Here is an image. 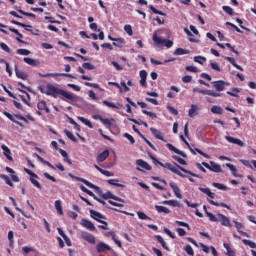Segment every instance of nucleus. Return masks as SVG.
<instances>
[{
    "label": "nucleus",
    "instance_id": "obj_1",
    "mask_svg": "<svg viewBox=\"0 0 256 256\" xmlns=\"http://www.w3.org/2000/svg\"><path fill=\"white\" fill-rule=\"evenodd\" d=\"M152 159H153L154 163H157L158 165H160V167H164V169H168L169 171H171L172 173H175V175H178L179 177H182L183 179H188L190 181V183H195V179H193L192 177H196L197 179H202L201 175L195 174L194 172H191V170H187L175 162H174L175 166H173L169 162L163 163V162L157 160V158H152ZM181 171H182V173H181ZM183 173H185L186 175ZM187 175H191V177H189Z\"/></svg>",
    "mask_w": 256,
    "mask_h": 256
},
{
    "label": "nucleus",
    "instance_id": "obj_2",
    "mask_svg": "<svg viewBox=\"0 0 256 256\" xmlns=\"http://www.w3.org/2000/svg\"><path fill=\"white\" fill-rule=\"evenodd\" d=\"M41 93H45V95H50L51 97H54V99H57L58 95H61L62 101H66L67 103H77L79 101V96L75 95L72 92L63 90L59 87L53 86V84H48L46 87V91H43L41 89Z\"/></svg>",
    "mask_w": 256,
    "mask_h": 256
},
{
    "label": "nucleus",
    "instance_id": "obj_3",
    "mask_svg": "<svg viewBox=\"0 0 256 256\" xmlns=\"http://www.w3.org/2000/svg\"><path fill=\"white\" fill-rule=\"evenodd\" d=\"M207 217H209L212 223H221L223 227H233L231 224V219L224 214L218 213L216 216L211 212H206Z\"/></svg>",
    "mask_w": 256,
    "mask_h": 256
},
{
    "label": "nucleus",
    "instance_id": "obj_4",
    "mask_svg": "<svg viewBox=\"0 0 256 256\" xmlns=\"http://www.w3.org/2000/svg\"><path fill=\"white\" fill-rule=\"evenodd\" d=\"M69 177H71V179H74V181H79L80 183H84V185H86V187H89L90 189H94L95 192L100 197H103V195L105 194V193H103V190H101V187L95 186V184L89 182V180H86L85 178H81L79 176H74L73 174H69Z\"/></svg>",
    "mask_w": 256,
    "mask_h": 256
},
{
    "label": "nucleus",
    "instance_id": "obj_5",
    "mask_svg": "<svg viewBox=\"0 0 256 256\" xmlns=\"http://www.w3.org/2000/svg\"><path fill=\"white\" fill-rule=\"evenodd\" d=\"M202 166L212 171L213 173H223V169H221V165L211 161L210 164L207 162H202Z\"/></svg>",
    "mask_w": 256,
    "mask_h": 256
},
{
    "label": "nucleus",
    "instance_id": "obj_6",
    "mask_svg": "<svg viewBox=\"0 0 256 256\" xmlns=\"http://www.w3.org/2000/svg\"><path fill=\"white\" fill-rule=\"evenodd\" d=\"M169 186L173 190V193L177 199H183V194H181V189H179V186H177L176 183L170 182Z\"/></svg>",
    "mask_w": 256,
    "mask_h": 256
},
{
    "label": "nucleus",
    "instance_id": "obj_7",
    "mask_svg": "<svg viewBox=\"0 0 256 256\" xmlns=\"http://www.w3.org/2000/svg\"><path fill=\"white\" fill-rule=\"evenodd\" d=\"M97 253H105V251H111V246L107 245L105 242H99L96 245Z\"/></svg>",
    "mask_w": 256,
    "mask_h": 256
},
{
    "label": "nucleus",
    "instance_id": "obj_8",
    "mask_svg": "<svg viewBox=\"0 0 256 256\" xmlns=\"http://www.w3.org/2000/svg\"><path fill=\"white\" fill-rule=\"evenodd\" d=\"M225 85H229V83L223 80H218L213 82V87L216 91H225Z\"/></svg>",
    "mask_w": 256,
    "mask_h": 256
},
{
    "label": "nucleus",
    "instance_id": "obj_9",
    "mask_svg": "<svg viewBox=\"0 0 256 256\" xmlns=\"http://www.w3.org/2000/svg\"><path fill=\"white\" fill-rule=\"evenodd\" d=\"M225 139L226 141H228V143H232L233 145H238V147H245V143L240 139L233 138L231 136H225Z\"/></svg>",
    "mask_w": 256,
    "mask_h": 256
},
{
    "label": "nucleus",
    "instance_id": "obj_10",
    "mask_svg": "<svg viewBox=\"0 0 256 256\" xmlns=\"http://www.w3.org/2000/svg\"><path fill=\"white\" fill-rule=\"evenodd\" d=\"M102 199H113L114 201H119L120 203H124L125 201H123V199L113 195V193H111V191H107L106 193H104L102 195Z\"/></svg>",
    "mask_w": 256,
    "mask_h": 256
},
{
    "label": "nucleus",
    "instance_id": "obj_11",
    "mask_svg": "<svg viewBox=\"0 0 256 256\" xmlns=\"http://www.w3.org/2000/svg\"><path fill=\"white\" fill-rule=\"evenodd\" d=\"M82 239H84L91 245H95V236L93 234H90L89 232L82 233Z\"/></svg>",
    "mask_w": 256,
    "mask_h": 256
},
{
    "label": "nucleus",
    "instance_id": "obj_12",
    "mask_svg": "<svg viewBox=\"0 0 256 256\" xmlns=\"http://www.w3.org/2000/svg\"><path fill=\"white\" fill-rule=\"evenodd\" d=\"M166 147L170 150L173 151L174 153H176L177 155H181V157H184V159L187 157V154H185V152L177 149L175 146H173V144L167 143Z\"/></svg>",
    "mask_w": 256,
    "mask_h": 256
},
{
    "label": "nucleus",
    "instance_id": "obj_13",
    "mask_svg": "<svg viewBox=\"0 0 256 256\" xmlns=\"http://www.w3.org/2000/svg\"><path fill=\"white\" fill-rule=\"evenodd\" d=\"M139 75L141 87H147V70H141Z\"/></svg>",
    "mask_w": 256,
    "mask_h": 256
},
{
    "label": "nucleus",
    "instance_id": "obj_14",
    "mask_svg": "<svg viewBox=\"0 0 256 256\" xmlns=\"http://www.w3.org/2000/svg\"><path fill=\"white\" fill-rule=\"evenodd\" d=\"M81 225H82V227H85L89 231H95V224H93V222H91L87 219H82Z\"/></svg>",
    "mask_w": 256,
    "mask_h": 256
},
{
    "label": "nucleus",
    "instance_id": "obj_15",
    "mask_svg": "<svg viewBox=\"0 0 256 256\" xmlns=\"http://www.w3.org/2000/svg\"><path fill=\"white\" fill-rule=\"evenodd\" d=\"M90 216L92 219H94L98 223H100V221H103L101 219H105V216H103V214H101L95 210H90Z\"/></svg>",
    "mask_w": 256,
    "mask_h": 256
},
{
    "label": "nucleus",
    "instance_id": "obj_16",
    "mask_svg": "<svg viewBox=\"0 0 256 256\" xmlns=\"http://www.w3.org/2000/svg\"><path fill=\"white\" fill-rule=\"evenodd\" d=\"M40 77H70V79H74L73 75L65 74V73H56V74H39Z\"/></svg>",
    "mask_w": 256,
    "mask_h": 256
},
{
    "label": "nucleus",
    "instance_id": "obj_17",
    "mask_svg": "<svg viewBox=\"0 0 256 256\" xmlns=\"http://www.w3.org/2000/svg\"><path fill=\"white\" fill-rule=\"evenodd\" d=\"M23 61L24 63H27V65H31V67H39V65H41V62H39V60H35L29 57H25Z\"/></svg>",
    "mask_w": 256,
    "mask_h": 256
},
{
    "label": "nucleus",
    "instance_id": "obj_18",
    "mask_svg": "<svg viewBox=\"0 0 256 256\" xmlns=\"http://www.w3.org/2000/svg\"><path fill=\"white\" fill-rule=\"evenodd\" d=\"M6 171H7V173L11 174V179L14 183H19V181H20L19 176H17V174H15V170H13V168L6 167Z\"/></svg>",
    "mask_w": 256,
    "mask_h": 256
},
{
    "label": "nucleus",
    "instance_id": "obj_19",
    "mask_svg": "<svg viewBox=\"0 0 256 256\" xmlns=\"http://www.w3.org/2000/svg\"><path fill=\"white\" fill-rule=\"evenodd\" d=\"M136 165H138V167H141L142 169H145L146 171H151V165H149V163L143 161L142 159L137 160Z\"/></svg>",
    "mask_w": 256,
    "mask_h": 256
},
{
    "label": "nucleus",
    "instance_id": "obj_20",
    "mask_svg": "<svg viewBox=\"0 0 256 256\" xmlns=\"http://www.w3.org/2000/svg\"><path fill=\"white\" fill-rule=\"evenodd\" d=\"M150 131L156 139H159L160 141L165 142V138H163V133H161V131L157 130L156 128H150Z\"/></svg>",
    "mask_w": 256,
    "mask_h": 256
},
{
    "label": "nucleus",
    "instance_id": "obj_21",
    "mask_svg": "<svg viewBox=\"0 0 256 256\" xmlns=\"http://www.w3.org/2000/svg\"><path fill=\"white\" fill-rule=\"evenodd\" d=\"M155 239L160 243L163 249H165L166 251H171V249H169V246H167V242H165L161 235H155Z\"/></svg>",
    "mask_w": 256,
    "mask_h": 256
},
{
    "label": "nucleus",
    "instance_id": "obj_22",
    "mask_svg": "<svg viewBox=\"0 0 256 256\" xmlns=\"http://www.w3.org/2000/svg\"><path fill=\"white\" fill-rule=\"evenodd\" d=\"M109 157V150H104L102 153H100L97 156V161L98 163H103V161H105L107 158Z\"/></svg>",
    "mask_w": 256,
    "mask_h": 256
},
{
    "label": "nucleus",
    "instance_id": "obj_23",
    "mask_svg": "<svg viewBox=\"0 0 256 256\" xmlns=\"http://www.w3.org/2000/svg\"><path fill=\"white\" fill-rule=\"evenodd\" d=\"M197 111H199V106H197V104H192L188 111V116L191 118L196 117Z\"/></svg>",
    "mask_w": 256,
    "mask_h": 256
},
{
    "label": "nucleus",
    "instance_id": "obj_24",
    "mask_svg": "<svg viewBox=\"0 0 256 256\" xmlns=\"http://www.w3.org/2000/svg\"><path fill=\"white\" fill-rule=\"evenodd\" d=\"M1 149L4 151V155L6 157V159H8V161H13V156H11V150L9 149V147L5 146V144H3L1 146Z\"/></svg>",
    "mask_w": 256,
    "mask_h": 256
},
{
    "label": "nucleus",
    "instance_id": "obj_25",
    "mask_svg": "<svg viewBox=\"0 0 256 256\" xmlns=\"http://www.w3.org/2000/svg\"><path fill=\"white\" fill-rule=\"evenodd\" d=\"M37 109H39V111H45L46 113H51V110L47 108V102H45L44 100L38 102Z\"/></svg>",
    "mask_w": 256,
    "mask_h": 256
},
{
    "label": "nucleus",
    "instance_id": "obj_26",
    "mask_svg": "<svg viewBox=\"0 0 256 256\" xmlns=\"http://www.w3.org/2000/svg\"><path fill=\"white\" fill-rule=\"evenodd\" d=\"M15 73H16V77H18V79H22L23 81H27V73L20 71L19 68H17V65L15 66Z\"/></svg>",
    "mask_w": 256,
    "mask_h": 256
},
{
    "label": "nucleus",
    "instance_id": "obj_27",
    "mask_svg": "<svg viewBox=\"0 0 256 256\" xmlns=\"http://www.w3.org/2000/svg\"><path fill=\"white\" fill-rule=\"evenodd\" d=\"M233 223L235 224L238 233H240V235H242L243 237H247V233L241 231V229H243V223L237 222L236 220H233Z\"/></svg>",
    "mask_w": 256,
    "mask_h": 256
},
{
    "label": "nucleus",
    "instance_id": "obj_28",
    "mask_svg": "<svg viewBox=\"0 0 256 256\" xmlns=\"http://www.w3.org/2000/svg\"><path fill=\"white\" fill-rule=\"evenodd\" d=\"M102 103L106 107H110V109H119V107H122V105L120 103L115 104V103L109 102L107 100H103Z\"/></svg>",
    "mask_w": 256,
    "mask_h": 256
},
{
    "label": "nucleus",
    "instance_id": "obj_29",
    "mask_svg": "<svg viewBox=\"0 0 256 256\" xmlns=\"http://www.w3.org/2000/svg\"><path fill=\"white\" fill-rule=\"evenodd\" d=\"M198 189H199V191H201V193H204L205 195L210 197V199H215V194L213 192H211V189L203 188V187H199Z\"/></svg>",
    "mask_w": 256,
    "mask_h": 256
},
{
    "label": "nucleus",
    "instance_id": "obj_30",
    "mask_svg": "<svg viewBox=\"0 0 256 256\" xmlns=\"http://www.w3.org/2000/svg\"><path fill=\"white\" fill-rule=\"evenodd\" d=\"M224 249H226V255L227 256H235L236 252L234 249L231 248V245H229L228 243H224L223 244Z\"/></svg>",
    "mask_w": 256,
    "mask_h": 256
},
{
    "label": "nucleus",
    "instance_id": "obj_31",
    "mask_svg": "<svg viewBox=\"0 0 256 256\" xmlns=\"http://www.w3.org/2000/svg\"><path fill=\"white\" fill-rule=\"evenodd\" d=\"M225 59H226V61H228V63H231V65H233V67L238 69V71H243V67H241L240 65L237 64V62H235V58L226 57Z\"/></svg>",
    "mask_w": 256,
    "mask_h": 256
},
{
    "label": "nucleus",
    "instance_id": "obj_32",
    "mask_svg": "<svg viewBox=\"0 0 256 256\" xmlns=\"http://www.w3.org/2000/svg\"><path fill=\"white\" fill-rule=\"evenodd\" d=\"M95 169L99 171L102 175H105V177H113V173L109 172L108 170H103L101 167L97 166V164L94 165Z\"/></svg>",
    "mask_w": 256,
    "mask_h": 256
},
{
    "label": "nucleus",
    "instance_id": "obj_33",
    "mask_svg": "<svg viewBox=\"0 0 256 256\" xmlns=\"http://www.w3.org/2000/svg\"><path fill=\"white\" fill-rule=\"evenodd\" d=\"M155 209L158 213H165L166 215H169V213H171V210H169V208L165 206L155 205Z\"/></svg>",
    "mask_w": 256,
    "mask_h": 256
},
{
    "label": "nucleus",
    "instance_id": "obj_34",
    "mask_svg": "<svg viewBox=\"0 0 256 256\" xmlns=\"http://www.w3.org/2000/svg\"><path fill=\"white\" fill-rule=\"evenodd\" d=\"M171 61H175V58L164 60V62L155 60L153 58L150 59V62L152 63V65H165V63H171Z\"/></svg>",
    "mask_w": 256,
    "mask_h": 256
},
{
    "label": "nucleus",
    "instance_id": "obj_35",
    "mask_svg": "<svg viewBox=\"0 0 256 256\" xmlns=\"http://www.w3.org/2000/svg\"><path fill=\"white\" fill-rule=\"evenodd\" d=\"M0 178L3 179V181H5L6 185H8L9 187H11L13 189V187H15V184H13V182L11 181V179L9 178V176L5 175V174H1Z\"/></svg>",
    "mask_w": 256,
    "mask_h": 256
},
{
    "label": "nucleus",
    "instance_id": "obj_36",
    "mask_svg": "<svg viewBox=\"0 0 256 256\" xmlns=\"http://www.w3.org/2000/svg\"><path fill=\"white\" fill-rule=\"evenodd\" d=\"M189 149H190L191 153H193V155H197V153H198L202 157H205V159H209L208 154L201 151L200 149H198V148H195L194 150L192 148H189Z\"/></svg>",
    "mask_w": 256,
    "mask_h": 256
},
{
    "label": "nucleus",
    "instance_id": "obj_37",
    "mask_svg": "<svg viewBox=\"0 0 256 256\" xmlns=\"http://www.w3.org/2000/svg\"><path fill=\"white\" fill-rule=\"evenodd\" d=\"M61 203V200H56L54 203L58 215H63V206L61 205Z\"/></svg>",
    "mask_w": 256,
    "mask_h": 256
},
{
    "label": "nucleus",
    "instance_id": "obj_38",
    "mask_svg": "<svg viewBox=\"0 0 256 256\" xmlns=\"http://www.w3.org/2000/svg\"><path fill=\"white\" fill-rule=\"evenodd\" d=\"M78 120L81 121L86 127H89V129H93V123H91L88 119L85 117L79 116Z\"/></svg>",
    "mask_w": 256,
    "mask_h": 256
},
{
    "label": "nucleus",
    "instance_id": "obj_39",
    "mask_svg": "<svg viewBox=\"0 0 256 256\" xmlns=\"http://www.w3.org/2000/svg\"><path fill=\"white\" fill-rule=\"evenodd\" d=\"M112 45L114 47H123V45H125V39L123 38H116V40H114V42L112 43Z\"/></svg>",
    "mask_w": 256,
    "mask_h": 256
},
{
    "label": "nucleus",
    "instance_id": "obj_40",
    "mask_svg": "<svg viewBox=\"0 0 256 256\" xmlns=\"http://www.w3.org/2000/svg\"><path fill=\"white\" fill-rule=\"evenodd\" d=\"M226 167H228V169H230V171L234 177H239V175L237 174V167H235V165H233L231 163H226Z\"/></svg>",
    "mask_w": 256,
    "mask_h": 256
},
{
    "label": "nucleus",
    "instance_id": "obj_41",
    "mask_svg": "<svg viewBox=\"0 0 256 256\" xmlns=\"http://www.w3.org/2000/svg\"><path fill=\"white\" fill-rule=\"evenodd\" d=\"M4 115H5V117H7L10 121H12L13 123H16V125H19L20 127L23 126V124H22L21 122L15 120V117H13V116L11 115V113H9V112H4Z\"/></svg>",
    "mask_w": 256,
    "mask_h": 256
},
{
    "label": "nucleus",
    "instance_id": "obj_42",
    "mask_svg": "<svg viewBox=\"0 0 256 256\" xmlns=\"http://www.w3.org/2000/svg\"><path fill=\"white\" fill-rule=\"evenodd\" d=\"M209 203L211 205H214V207H224L225 209H231V207H229V205H227L226 203H218V202H215L213 200H209Z\"/></svg>",
    "mask_w": 256,
    "mask_h": 256
},
{
    "label": "nucleus",
    "instance_id": "obj_43",
    "mask_svg": "<svg viewBox=\"0 0 256 256\" xmlns=\"http://www.w3.org/2000/svg\"><path fill=\"white\" fill-rule=\"evenodd\" d=\"M211 113H214V115H223V108L220 106H213L211 108Z\"/></svg>",
    "mask_w": 256,
    "mask_h": 256
},
{
    "label": "nucleus",
    "instance_id": "obj_44",
    "mask_svg": "<svg viewBox=\"0 0 256 256\" xmlns=\"http://www.w3.org/2000/svg\"><path fill=\"white\" fill-rule=\"evenodd\" d=\"M164 205H170L171 207H180V203L177 200H166L163 202Z\"/></svg>",
    "mask_w": 256,
    "mask_h": 256
},
{
    "label": "nucleus",
    "instance_id": "obj_45",
    "mask_svg": "<svg viewBox=\"0 0 256 256\" xmlns=\"http://www.w3.org/2000/svg\"><path fill=\"white\" fill-rule=\"evenodd\" d=\"M64 133H65L66 137H68V139H70V141H73V143H77V138L73 135V133L71 131L65 129Z\"/></svg>",
    "mask_w": 256,
    "mask_h": 256
},
{
    "label": "nucleus",
    "instance_id": "obj_46",
    "mask_svg": "<svg viewBox=\"0 0 256 256\" xmlns=\"http://www.w3.org/2000/svg\"><path fill=\"white\" fill-rule=\"evenodd\" d=\"M153 41L156 45H163L165 43V39L157 36V34L153 35Z\"/></svg>",
    "mask_w": 256,
    "mask_h": 256
},
{
    "label": "nucleus",
    "instance_id": "obj_47",
    "mask_svg": "<svg viewBox=\"0 0 256 256\" xmlns=\"http://www.w3.org/2000/svg\"><path fill=\"white\" fill-rule=\"evenodd\" d=\"M12 25H18V27H23V29H25V31H29V29H27L28 27H31L30 25L21 23L17 20H11Z\"/></svg>",
    "mask_w": 256,
    "mask_h": 256
},
{
    "label": "nucleus",
    "instance_id": "obj_48",
    "mask_svg": "<svg viewBox=\"0 0 256 256\" xmlns=\"http://www.w3.org/2000/svg\"><path fill=\"white\" fill-rule=\"evenodd\" d=\"M107 183H109V185H113L114 187H125V185L119 184V180L117 179H109L107 180Z\"/></svg>",
    "mask_w": 256,
    "mask_h": 256
},
{
    "label": "nucleus",
    "instance_id": "obj_49",
    "mask_svg": "<svg viewBox=\"0 0 256 256\" xmlns=\"http://www.w3.org/2000/svg\"><path fill=\"white\" fill-rule=\"evenodd\" d=\"M189 54V50L183 49V48H177L173 55H187Z\"/></svg>",
    "mask_w": 256,
    "mask_h": 256
},
{
    "label": "nucleus",
    "instance_id": "obj_50",
    "mask_svg": "<svg viewBox=\"0 0 256 256\" xmlns=\"http://www.w3.org/2000/svg\"><path fill=\"white\" fill-rule=\"evenodd\" d=\"M184 251L187 253V255H190V256H194L195 255V251L193 250V247H191V245H189V244H187L184 247Z\"/></svg>",
    "mask_w": 256,
    "mask_h": 256
},
{
    "label": "nucleus",
    "instance_id": "obj_51",
    "mask_svg": "<svg viewBox=\"0 0 256 256\" xmlns=\"http://www.w3.org/2000/svg\"><path fill=\"white\" fill-rule=\"evenodd\" d=\"M222 9L225 13H227V15H235V11H233V8H231L230 6H222Z\"/></svg>",
    "mask_w": 256,
    "mask_h": 256
},
{
    "label": "nucleus",
    "instance_id": "obj_52",
    "mask_svg": "<svg viewBox=\"0 0 256 256\" xmlns=\"http://www.w3.org/2000/svg\"><path fill=\"white\" fill-rule=\"evenodd\" d=\"M194 61H195V63H199L200 65H203V63H205L207 61V58H205L203 56H195Z\"/></svg>",
    "mask_w": 256,
    "mask_h": 256
},
{
    "label": "nucleus",
    "instance_id": "obj_53",
    "mask_svg": "<svg viewBox=\"0 0 256 256\" xmlns=\"http://www.w3.org/2000/svg\"><path fill=\"white\" fill-rule=\"evenodd\" d=\"M137 215L139 217V219H142V220H148V221H151V217L147 216V214H145V212H137Z\"/></svg>",
    "mask_w": 256,
    "mask_h": 256
},
{
    "label": "nucleus",
    "instance_id": "obj_54",
    "mask_svg": "<svg viewBox=\"0 0 256 256\" xmlns=\"http://www.w3.org/2000/svg\"><path fill=\"white\" fill-rule=\"evenodd\" d=\"M149 9H151L152 13H154L155 15H162L163 17H165V12L157 10L153 5H150Z\"/></svg>",
    "mask_w": 256,
    "mask_h": 256
},
{
    "label": "nucleus",
    "instance_id": "obj_55",
    "mask_svg": "<svg viewBox=\"0 0 256 256\" xmlns=\"http://www.w3.org/2000/svg\"><path fill=\"white\" fill-rule=\"evenodd\" d=\"M212 185L216 189H220V191H227V186H225V185H223L221 183L214 182Z\"/></svg>",
    "mask_w": 256,
    "mask_h": 256
},
{
    "label": "nucleus",
    "instance_id": "obj_56",
    "mask_svg": "<svg viewBox=\"0 0 256 256\" xmlns=\"http://www.w3.org/2000/svg\"><path fill=\"white\" fill-rule=\"evenodd\" d=\"M84 85H86V87H93V89H99L100 91H103L101 86H99L97 83L85 82Z\"/></svg>",
    "mask_w": 256,
    "mask_h": 256
},
{
    "label": "nucleus",
    "instance_id": "obj_57",
    "mask_svg": "<svg viewBox=\"0 0 256 256\" xmlns=\"http://www.w3.org/2000/svg\"><path fill=\"white\" fill-rule=\"evenodd\" d=\"M37 178L35 177H30V182L32 183V185H34V187H36L37 189H41V183H39V181L36 180Z\"/></svg>",
    "mask_w": 256,
    "mask_h": 256
},
{
    "label": "nucleus",
    "instance_id": "obj_58",
    "mask_svg": "<svg viewBox=\"0 0 256 256\" xmlns=\"http://www.w3.org/2000/svg\"><path fill=\"white\" fill-rule=\"evenodd\" d=\"M242 243H244V245H248L251 249H256V244L255 242L251 241V240H242Z\"/></svg>",
    "mask_w": 256,
    "mask_h": 256
},
{
    "label": "nucleus",
    "instance_id": "obj_59",
    "mask_svg": "<svg viewBox=\"0 0 256 256\" xmlns=\"http://www.w3.org/2000/svg\"><path fill=\"white\" fill-rule=\"evenodd\" d=\"M110 235H112V241H114V243L117 245V247H119L121 249V247H123V244H121V241L117 240V238H115V233L114 232H109Z\"/></svg>",
    "mask_w": 256,
    "mask_h": 256
},
{
    "label": "nucleus",
    "instance_id": "obj_60",
    "mask_svg": "<svg viewBox=\"0 0 256 256\" xmlns=\"http://www.w3.org/2000/svg\"><path fill=\"white\" fill-rule=\"evenodd\" d=\"M173 160L177 161L180 165H187V161L179 156H173Z\"/></svg>",
    "mask_w": 256,
    "mask_h": 256
},
{
    "label": "nucleus",
    "instance_id": "obj_61",
    "mask_svg": "<svg viewBox=\"0 0 256 256\" xmlns=\"http://www.w3.org/2000/svg\"><path fill=\"white\" fill-rule=\"evenodd\" d=\"M82 67L84 69H87L88 71H93V69H95V66L89 62H85L82 64Z\"/></svg>",
    "mask_w": 256,
    "mask_h": 256
},
{
    "label": "nucleus",
    "instance_id": "obj_62",
    "mask_svg": "<svg viewBox=\"0 0 256 256\" xmlns=\"http://www.w3.org/2000/svg\"><path fill=\"white\" fill-rule=\"evenodd\" d=\"M124 31L127 32L129 37H131L133 35V27H131V25H125L124 26Z\"/></svg>",
    "mask_w": 256,
    "mask_h": 256
},
{
    "label": "nucleus",
    "instance_id": "obj_63",
    "mask_svg": "<svg viewBox=\"0 0 256 256\" xmlns=\"http://www.w3.org/2000/svg\"><path fill=\"white\" fill-rule=\"evenodd\" d=\"M16 52L18 55H31V51L27 49H18Z\"/></svg>",
    "mask_w": 256,
    "mask_h": 256
},
{
    "label": "nucleus",
    "instance_id": "obj_64",
    "mask_svg": "<svg viewBox=\"0 0 256 256\" xmlns=\"http://www.w3.org/2000/svg\"><path fill=\"white\" fill-rule=\"evenodd\" d=\"M237 93H239V89H238V88H234V89L232 90V92H231V91H228V92H227V95H230L231 97H239V95H238Z\"/></svg>",
    "mask_w": 256,
    "mask_h": 256
}]
</instances>
